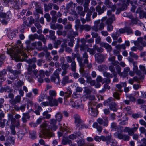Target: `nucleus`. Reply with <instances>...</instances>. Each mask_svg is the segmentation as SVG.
I'll list each match as a JSON object with an SVG mask.
<instances>
[{
  "mask_svg": "<svg viewBox=\"0 0 146 146\" xmlns=\"http://www.w3.org/2000/svg\"><path fill=\"white\" fill-rule=\"evenodd\" d=\"M57 121L54 119H50L49 122L45 121L40 126L42 134L39 135L41 138H50L54 136V134L50 131L49 129L55 131L58 128L56 125Z\"/></svg>",
  "mask_w": 146,
  "mask_h": 146,
  "instance_id": "1",
  "label": "nucleus"
},
{
  "mask_svg": "<svg viewBox=\"0 0 146 146\" xmlns=\"http://www.w3.org/2000/svg\"><path fill=\"white\" fill-rule=\"evenodd\" d=\"M30 42L31 40H27L25 42L26 45V48H23V46L21 41L19 40H18L16 44L15 48L11 50L10 51L11 56L15 60H20L23 59V53H24L26 54L24 52V50H28L33 48L30 47Z\"/></svg>",
  "mask_w": 146,
  "mask_h": 146,
  "instance_id": "2",
  "label": "nucleus"
},
{
  "mask_svg": "<svg viewBox=\"0 0 146 146\" xmlns=\"http://www.w3.org/2000/svg\"><path fill=\"white\" fill-rule=\"evenodd\" d=\"M23 59H22L21 61H25L28 63L29 65L28 66L27 68V72L26 74V77L29 78L30 77H35V76L38 78L37 76L38 70H32V68L35 69L36 67L35 63L36 62L37 60L35 58H33L28 60H27V56L24 53H23Z\"/></svg>",
  "mask_w": 146,
  "mask_h": 146,
  "instance_id": "3",
  "label": "nucleus"
},
{
  "mask_svg": "<svg viewBox=\"0 0 146 146\" xmlns=\"http://www.w3.org/2000/svg\"><path fill=\"white\" fill-rule=\"evenodd\" d=\"M133 43L135 46H138L140 44L141 45L138 47V49L140 50H142L143 47H146V42L144 41L143 37H139L137 38V40L133 41Z\"/></svg>",
  "mask_w": 146,
  "mask_h": 146,
  "instance_id": "4",
  "label": "nucleus"
},
{
  "mask_svg": "<svg viewBox=\"0 0 146 146\" xmlns=\"http://www.w3.org/2000/svg\"><path fill=\"white\" fill-rule=\"evenodd\" d=\"M10 12L9 11L6 13L3 12L0 13V18L3 19L1 20L2 23L5 24H7V19L9 17V14Z\"/></svg>",
  "mask_w": 146,
  "mask_h": 146,
  "instance_id": "5",
  "label": "nucleus"
},
{
  "mask_svg": "<svg viewBox=\"0 0 146 146\" xmlns=\"http://www.w3.org/2000/svg\"><path fill=\"white\" fill-rule=\"evenodd\" d=\"M21 97L20 95H17L15 97V99L13 98L9 100V102L10 104L13 108L15 109V106H18L16 105L17 103H19L21 100Z\"/></svg>",
  "mask_w": 146,
  "mask_h": 146,
  "instance_id": "6",
  "label": "nucleus"
},
{
  "mask_svg": "<svg viewBox=\"0 0 146 146\" xmlns=\"http://www.w3.org/2000/svg\"><path fill=\"white\" fill-rule=\"evenodd\" d=\"M115 135L116 137L120 139H123L124 141H127L129 140L130 137L126 134H123L121 133H119L116 132L114 134Z\"/></svg>",
  "mask_w": 146,
  "mask_h": 146,
  "instance_id": "7",
  "label": "nucleus"
},
{
  "mask_svg": "<svg viewBox=\"0 0 146 146\" xmlns=\"http://www.w3.org/2000/svg\"><path fill=\"white\" fill-rule=\"evenodd\" d=\"M98 123L100 125H103V126H107L108 121V117H103V118H98L97 120Z\"/></svg>",
  "mask_w": 146,
  "mask_h": 146,
  "instance_id": "8",
  "label": "nucleus"
},
{
  "mask_svg": "<svg viewBox=\"0 0 146 146\" xmlns=\"http://www.w3.org/2000/svg\"><path fill=\"white\" fill-rule=\"evenodd\" d=\"M72 106L76 109L83 108V106L81 104V102L80 100H77L75 102L72 101L70 102Z\"/></svg>",
  "mask_w": 146,
  "mask_h": 146,
  "instance_id": "9",
  "label": "nucleus"
},
{
  "mask_svg": "<svg viewBox=\"0 0 146 146\" xmlns=\"http://www.w3.org/2000/svg\"><path fill=\"white\" fill-rule=\"evenodd\" d=\"M95 58L98 63H102L104 61V58L103 55L100 54H96L95 55Z\"/></svg>",
  "mask_w": 146,
  "mask_h": 146,
  "instance_id": "10",
  "label": "nucleus"
},
{
  "mask_svg": "<svg viewBox=\"0 0 146 146\" xmlns=\"http://www.w3.org/2000/svg\"><path fill=\"white\" fill-rule=\"evenodd\" d=\"M31 45L34 48H36L38 50H40L42 48V44L40 41L35 42L31 44Z\"/></svg>",
  "mask_w": 146,
  "mask_h": 146,
  "instance_id": "11",
  "label": "nucleus"
},
{
  "mask_svg": "<svg viewBox=\"0 0 146 146\" xmlns=\"http://www.w3.org/2000/svg\"><path fill=\"white\" fill-rule=\"evenodd\" d=\"M47 100L50 102V106H58V103L57 99L55 98H49L48 99H47Z\"/></svg>",
  "mask_w": 146,
  "mask_h": 146,
  "instance_id": "12",
  "label": "nucleus"
},
{
  "mask_svg": "<svg viewBox=\"0 0 146 146\" xmlns=\"http://www.w3.org/2000/svg\"><path fill=\"white\" fill-rule=\"evenodd\" d=\"M51 80L52 82L56 84H59L60 81V80L59 76L53 74L51 76Z\"/></svg>",
  "mask_w": 146,
  "mask_h": 146,
  "instance_id": "13",
  "label": "nucleus"
},
{
  "mask_svg": "<svg viewBox=\"0 0 146 146\" xmlns=\"http://www.w3.org/2000/svg\"><path fill=\"white\" fill-rule=\"evenodd\" d=\"M100 46L105 48L108 52H110L112 50V48L111 46L107 43L102 42L100 44Z\"/></svg>",
  "mask_w": 146,
  "mask_h": 146,
  "instance_id": "14",
  "label": "nucleus"
},
{
  "mask_svg": "<svg viewBox=\"0 0 146 146\" xmlns=\"http://www.w3.org/2000/svg\"><path fill=\"white\" fill-rule=\"evenodd\" d=\"M74 117L75 119V123L76 126L83 121L81 119L80 116L78 115L75 114L74 115Z\"/></svg>",
  "mask_w": 146,
  "mask_h": 146,
  "instance_id": "15",
  "label": "nucleus"
},
{
  "mask_svg": "<svg viewBox=\"0 0 146 146\" xmlns=\"http://www.w3.org/2000/svg\"><path fill=\"white\" fill-rule=\"evenodd\" d=\"M49 96L47 97V99L54 98L57 95L56 92L54 90H51L49 91Z\"/></svg>",
  "mask_w": 146,
  "mask_h": 146,
  "instance_id": "16",
  "label": "nucleus"
},
{
  "mask_svg": "<svg viewBox=\"0 0 146 146\" xmlns=\"http://www.w3.org/2000/svg\"><path fill=\"white\" fill-rule=\"evenodd\" d=\"M89 112H91L92 113V115L94 116V115L93 114H95L96 112V110L93 108L94 106V104L92 102H90L89 104Z\"/></svg>",
  "mask_w": 146,
  "mask_h": 146,
  "instance_id": "17",
  "label": "nucleus"
},
{
  "mask_svg": "<svg viewBox=\"0 0 146 146\" xmlns=\"http://www.w3.org/2000/svg\"><path fill=\"white\" fill-rule=\"evenodd\" d=\"M36 6L35 9L36 11L39 13L43 14L42 8H41L40 4L36 2L35 3Z\"/></svg>",
  "mask_w": 146,
  "mask_h": 146,
  "instance_id": "18",
  "label": "nucleus"
},
{
  "mask_svg": "<svg viewBox=\"0 0 146 146\" xmlns=\"http://www.w3.org/2000/svg\"><path fill=\"white\" fill-rule=\"evenodd\" d=\"M83 7L82 6H78L76 8V10L77 13L82 16H84L85 15V12L83 11Z\"/></svg>",
  "mask_w": 146,
  "mask_h": 146,
  "instance_id": "19",
  "label": "nucleus"
},
{
  "mask_svg": "<svg viewBox=\"0 0 146 146\" xmlns=\"http://www.w3.org/2000/svg\"><path fill=\"white\" fill-rule=\"evenodd\" d=\"M136 13H139L140 18H146V12L141 10L140 7H139L137 9Z\"/></svg>",
  "mask_w": 146,
  "mask_h": 146,
  "instance_id": "20",
  "label": "nucleus"
},
{
  "mask_svg": "<svg viewBox=\"0 0 146 146\" xmlns=\"http://www.w3.org/2000/svg\"><path fill=\"white\" fill-rule=\"evenodd\" d=\"M109 107L111 110L116 111L117 110V106L116 103L112 102L109 104Z\"/></svg>",
  "mask_w": 146,
  "mask_h": 146,
  "instance_id": "21",
  "label": "nucleus"
},
{
  "mask_svg": "<svg viewBox=\"0 0 146 146\" xmlns=\"http://www.w3.org/2000/svg\"><path fill=\"white\" fill-rule=\"evenodd\" d=\"M127 84L126 82H121L119 84H117L116 85V87L118 89L117 91L120 92H122L123 90H121L122 87H126Z\"/></svg>",
  "mask_w": 146,
  "mask_h": 146,
  "instance_id": "22",
  "label": "nucleus"
},
{
  "mask_svg": "<svg viewBox=\"0 0 146 146\" xmlns=\"http://www.w3.org/2000/svg\"><path fill=\"white\" fill-rule=\"evenodd\" d=\"M72 93V91L70 88L68 87L66 88V91L65 92L66 96H64V99L66 100L70 97Z\"/></svg>",
  "mask_w": 146,
  "mask_h": 146,
  "instance_id": "23",
  "label": "nucleus"
},
{
  "mask_svg": "<svg viewBox=\"0 0 146 146\" xmlns=\"http://www.w3.org/2000/svg\"><path fill=\"white\" fill-rule=\"evenodd\" d=\"M75 4H73V3L72 2H70L66 5V8L67 9H71L72 10L73 13L75 12L74 8L75 7Z\"/></svg>",
  "mask_w": 146,
  "mask_h": 146,
  "instance_id": "24",
  "label": "nucleus"
},
{
  "mask_svg": "<svg viewBox=\"0 0 146 146\" xmlns=\"http://www.w3.org/2000/svg\"><path fill=\"white\" fill-rule=\"evenodd\" d=\"M11 67H9L7 68V69L8 71L10 72L11 73H12L15 77L12 78L11 79H13L14 78H15L17 77V75L20 73V72L17 71L15 70L14 71L13 70L11 69Z\"/></svg>",
  "mask_w": 146,
  "mask_h": 146,
  "instance_id": "25",
  "label": "nucleus"
},
{
  "mask_svg": "<svg viewBox=\"0 0 146 146\" xmlns=\"http://www.w3.org/2000/svg\"><path fill=\"white\" fill-rule=\"evenodd\" d=\"M92 127L94 128H96L97 129V131L99 132H101L103 129L102 127L101 126L99 125L98 123L96 122H95L93 123Z\"/></svg>",
  "mask_w": 146,
  "mask_h": 146,
  "instance_id": "26",
  "label": "nucleus"
},
{
  "mask_svg": "<svg viewBox=\"0 0 146 146\" xmlns=\"http://www.w3.org/2000/svg\"><path fill=\"white\" fill-rule=\"evenodd\" d=\"M100 21H97L95 22L96 24V25L98 28L99 30H101L104 29V24L102 23V22L101 23H100Z\"/></svg>",
  "mask_w": 146,
  "mask_h": 146,
  "instance_id": "27",
  "label": "nucleus"
},
{
  "mask_svg": "<svg viewBox=\"0 0 146 146\" xmlns=\"http://www.w3.org/2000/svg\"><path fill=\"white\" fill-rule=\"evenodd\" d=\"M16 32L14 31H10L8 33V36L10 39H12L16 36Z\"/></svg>",
  "mask_w": 146,
  "mask_h": 146,
  "instance_id": "28",
  "label": "nucleus"
},
{
  "mask_svg": "<svg viewBox=\"0 0 146 146\" xmlns=\"http://www.w3.org/2000/svg\"><path fill=\"white\" fill-rule=\"evenodd\" d=\"M26 104L22 105L19 107L18 106H15V110L17 111H19L20 110L22 112H23L26 108Z\"/></svg>",
  "mask_w": 146,
  "mask_h": 146,
  "instance_id": "29",
  "label": "nucleus"
},
{
  "mask_svg": "<svg viewBox=\"0 0 146 146\" xmlns=\"http://www.w3.org/2000/svg\"><path fill=\"white\" fill-rule=\"evenodd\" d=\"M18 139L19 140H21L25 135L24 131L22 130H19L17 133Z\"/></svg>",
  "mask_w": 146,
  "mask_h": 146,
  "instance_id": "30",
  "label": "nucleus"
},
{
  "mask_svg": "<svg viewBox=\"0 0 146 146\" xmlns=\"http://www.w3.org/2000/svg\"><path fill=\"white\" fill-rule=\"evenodd\" d=\"M55 117L56 121L60 122L61 121L63 118V116L60 112L57 113L55 115Z\"/></svg>",
  "mask_w": 146,
  "mask_h": 146,
  "instance_id": "31",
  "label": "nucleus"
},
{
  "mask_svg": "<svg viewBox=\"0 0 146 146\" xmlns=\"http://www.w3.org/2000/svg\"><path fill=\"white\" fill-rule=\"evenodd\" d=\"M108 69V67L105 65H101L98 66V70L100 72L105 71Z\"/></svg>",
  "mask_w": 146,
  "mask_h": 146,
  "instance_id": "32",
  "label": "nucleus"
},
{
  "mask_svg": "<svg viewBox=\"0 0 146 146\" xmlns=\"http://www.w3.org/2000/svg\"><path fill=\"white\" fill-rule=\"evenodd\" d=\"M22 120L23 123H26L27 121V119H29L30 117L28 113H23Z\"/></svg>",
  "mask_w": 146,
  "mask_h": 146,
  "instance_id": "33",
  "label": "nucleus"
},
{
  "mask_svg": "<svg viewBox=\"0 0 146 146\" xmlns=\"http://www.w3.org/2000/svg\"><path fill=\"white\" fill-rule=\"evenodd\" d=\"M76 126L79 128V130H80L84 128L87 129L88 128L89 126L88 125H86L83 121L78 125H76Z\"/></svg>",
  "mask_w": 146,
  "mask_h": 146,
  "instance_id": "34",
  "label": "nucleus"
},
{
  "mask_svg": "<svg viewBox=\"0 0 146 146\" xmlns=\"http://www.w3.org/2000/svg\"><path fill=\"white\" fill-rule=\"evenodd\" d=\"M73 82L72 80H69L68 77L67 76H66L63 78V80L62 81V83L64 85L66 84L69 83H72Z\"/></svg>",
  "mask_w": 146,
  "mask_h": 146,
  "instance_id": "35",
  "label": "nucleus"
},
{
  "mask_svg": "<svg viewBox=\"0 0 146 146\" xmlns=\"http://www.w3.org/2000/svg\"><path fill=\"white\" fill-rule=\"evenodd\" d=\"M115 20L114 15H112V17H110L106 21V23L107 24H111L113 21Z\"/></svg>",
  "mask_w": 146,
  "mask_h": 146,
  "instance_id": "36",
  "label": "nucleus"
},
{
  "mask_svg": "<svg viewBox=\"0 0 146 146\" xmlns=\"http://www.w3.org/2000/svg\"><path fill=\"white\" fill-rule=\"evenodd\" d=\"M120 36V34L117 31L113 33L111 35V37L114 40H117Z\"/></svg>",
  "mask_w": 146,
  "mask_h": 146,
  "instance_id": "37",
  "label": "nucleus"
},
{
  "mask_svg": "<svg viewBox=\"0 0 146 146\" xmlns=\"http://www.w3.org/2000/svg\"><path fill=\"white\" fill-rule=\"evenodd\" d=\"M110 70L112 72L114 76H117V73L115 71V69L114 67L112 65L110 66L109 67Z\"/></svg>",
  "mask_w": 146,
  "mask_h": 146,
  "instance_id": "38",
  "label": "nucleus"
},
{
  "mask_svg": "<svg viewBox=\"0 0 146 146\" xmlns=\"http://www.w3.org/2000/svg\"><path fill=\"white\" fill-rule=\"evenodd\" d=\"M62 144L64 145H66L67 144H70L72 143V141L68 139H63L62 140Z\"/></svg>",
  "mask_w": 146,
  "mask_h": 146,
  "instance_id": "39",
  "label": "nucleus"
},
{
  "mask_svg": "<svg viewBox=\"0 0 146 146\" xmlns=\"http://www.w3.org/2000/svg\"><path fill=\"white\" fill-rule=\"evenodd\" d=\"M52 3H49L48 5L46 4H44V7L45 11H48L49 10H51L52 9Z\"/></svg>",
  "mask_w": 146,
  "mask_h": 146,
  "instance_id": "40",
  "label": "nucleus"
},
{
  "mask_svg": "<svg viewBox=\"0 0 146 146\" xmlns=\"http://www.w3.org/2000/svg\"><path fill=\"white\" fill-rule=\"evenodd\" d=\"M104 4L108 8H110L113 4L110 0H105Z\"/></svg>",
  "mask_w": 146,
  "mask_h": 146,
  "instance_id": "41",
  "label": "nucleus"
},
{
  "mask_svg": "<svg viewBox=\"0 0 146 146\" xmlns=\"http://www.w3.org/2000/svg\"><path fill=\"white\" fill-rule=\"evenodd\" d=\"M71 69L73 72L76 70V64L75 61H73L71 64Z\"/></svg>",
  "mask_w": 146,
  "mask_h": 146,
  "instance_id": "42",
  "label": "nucleus"
},
{
  "mask_svg": "<svg viewBox=\"0 0 146 146\" xmlns=\"http://www.w3.org/2000/svg\"><path fill=\"white\" fill-rule=\"evenodd\" d=\"M43 115L44 117V118L49 119L51 117V115L48 113V111H46L43 113Z\"/></svg>",
  "mask_w": 146,
  "mask_h": 146,
  "instance_id": "43",
  "label": "nucleus"
},
{
  "mask_svg": "<svg viewBox=\"0 0 146 146\" xmlns=\"http://www.w3.org/2000/svg\"><path fill=\"white\" fill-rule=\"evenodd\" d=\"M7 141L10 144H13L14 143V139L13 137L9 136L7 139Z\"/></svg>",
  "mask_w": 146,
  "mask_h": 146,
  "instance_id": "44",
  "label": "nucleus"
},
{
  "mask_svg": "<svg viewBox=\"0 0 146 146\" xmlns=\"http://www.w3.org/2000/svg\"><path fill=\"white\" fill-rule=\"evenodd\" d=\"M29 137L32 139H34L36 137V133L35 131H32L29 132Z\"/></svg>",
  "mask_w": 146,
  "mask_h": 146,
  "instance_id": "45",
  "label": "nucleus"
},
{
  "mask_svg": "<svg viewBox=\"0 0 146 146\" xmlns=\"http://www.w3.org/2000/svg\"><path fill=\"white\" fill-rule=\"evenodd\" d=\"M93 48L95 49V50H96L97 52H102L103 51V49L102 48L99 47L96 45H95L93 46Z\"/></svg>",
  "mask_w": 146,
  "mask_h": 146,
  "instance_id": "46",
  "label": "nucleus"
},
{
  "mask_svg": "<svg viewBox=\"0 0 146 146\" xmlns=\"http://www.w3.org/2000/svg\"><path fill=\"white\" fill-rule=\"evenodd\" d=\"M50 35L51 36V38L53 40L55 39L56 37L54 36L55 32L54 31L50 30L49 31Z\"/></svg>",
  "mask_w": 146,
  "mask_h": 146,
  "instance_id": "47",
  "label": "nucleus"
},
{
  "mask_svg": "<svg viewBox=\"0 0 146 146\" xmlns=\"http://www.w3.org/2000/svg\"><path fill=\"white\" fill-rule=\"evenodd\" d=\"M96 11L98 12L99 14H100L103 12V10L102 9L101 7L99 6H97L96 8Z\"/></svg>",
  "mask_w": 146,
  "mask_h": 146,
  "instance_id": "48",
  "label": "nucleus"
},
{
  "mask_svg": "<svg viewBox=\"0 0 146 146\" xmlns=\"http://www.w3.org/2000/svg\"><path fill=\"white\" fill-rule=\"evenodd\" d=\"M77 144L79 146H83L85 144V141L84 139L81 138L77 141Z\"/></svg>",
  "mask_w": 146,
  "mask_h": 146,
  "instance_id": "49",
  "label": "nucleus"
},
{
  "mask_svg": "<svg viewBox=\"0 0 146 146\" xmlns=\"http://www.w3.org/2000/svg\"><path fill=\"white\" fill-rule=\"evenodd\" d=\"M24 84V82L23 81L19 80L17 82L16 86L17 88L21 87Z\"/></svg>",
  "mask_w": 146,
  "mask_h": 146,
  "instance_id": "50",
  "label": "nucleus"
},
{
  "mask_svg": "<svg viewBox=\"0 0 146 146\" xmlns=\"http://www.w3.org/2000/svg\"><path fill=\"white\" fill-rule=\"evenodd\" d=\"M116 68L118 74L120 76H123V73L121 72V68L119 66H117Z\"/></svg>",
  "mask_w": 146,
  "mask_h": 146,
  "instance_id": "51",
  "label": "nucleus"
},
{
  "mask_svg": "<svg viewBox=\"0 0 146 146\" xmlns=\"http://www.w3.org/2000/svg\"><path fill=\"white\" fill-rule=\"evenodd\" d=\"M15 127L14 126L11 125L10 126V129L11 130V133L13 135H15L16 133V132L15 130Z\"/></svg>",
  "mask_w": 146,
  "mask_h": 146,
  "instance_id": "52",
  "label": "nucleus"
},
{
  "mask_svg": "<svg viewBox=\"0 0 146 146\" xmlns=\"http://www.w3.org/2000/svg\"><path fill=\"white\" fill-rule=\"evenodd\" d=\"M103 75L105 76L108 78H113V76L111 74L107 72H104L103 73Z\"/></svg>",
  "mask_w": 146,
  "mask_h": 146,
  "instance_id": "53",
  "label": "nucleus"
},
{
  "mask_svg": "<svg viewBox=\"0 0 146 146\" xmlns=\"http://www.w3.org/2000/svg\"><path fill=\"white\" fill-rule=\"evenodd\" d=\"M126 32L127 34H130L133 33V31L129 27H125Z\"/></svg>",
  "mask_w": 146,
  "mask_h": 146,
  "instance_id": "54",
  "label": "nucleus"
},
{
  "mask_svg": "<svg viewBox=\"0 0 146 146\" xmlns=\"http://www.w3.org/2000/svg\"><path fill=\"white\" fill-rule=\"evenodd\" d=\"M77 60L79 63V64L80 66H84V65L82 64V58L80 57V56L77 58Z\"/></svg>",
  "mask_w": 146,
  "mask_h": 146,
  "instance_id": "55",
  "label": "nucleus"
},
{
  "mask_svg": "<svg viewBox=\"0 0 146 146\" xmlns=\"http://www.w3.org/2000/svg\"><path fill=\"white\" fill-rule=\"evenodd\" d=\"M74 133L77 138L79 139V137L82 138L84 137L83 135L80 131L76 132H75Z\"/></svg>",
  "mask_w": 146,
  "mask_h": 146,
  "instance_id": "56",
  "label": "nucleus"
},
{
  "mask_svg": "<svg viewBox=\"0 0 146 146\" xmlns=\"http://www.w3.org/2000/svg\"><path fill=\"white\" fill-rule=\"evenodd\" d=\"M87 51L89 52L92 55H93L95 53V50L94 48L92 49L88 48L87 49Z\"/></svg>",
  "mask_w": 146,
  "mask_h": 146,
  "instance_id": "57",
  "label": "nucleus"
},
{
  "mask_svg": "<svg viewBox=\"0 0 146 146\" xmlns=\"http://www.w3.org/2000/svg\"><path fill=\"white\" fill-rule=\"evenodd\" d=\"M28 19L29 21V24H30V26L33 23H34L35 20L31 16H30L28 18Z\"/></svg>",
  "mask_w": 146,
  "mask_h": 146,
  "instance_id": "58",
  "label": "nucleus"
},
{
  "mask_svg": "<svg viewBox=\"0 0 146 146\" xmlns=\"http://www.w3.org/2000/svg\"><path fill=\"white\" fill-rule=\"evenodd\" d=\"M129 54L131 56L134 58L135 60H137L138 58V56L132 52H130Z\"/></svg>",
  "mask_w": 146,
  "mask_h": 146,
  "instance_id": "59",
  "label": "nucleus"
},
{
  "mask_svg": "<svg viewBox=\"0 0 146 146\" xmlns=\"http://www.w3.org/2000/svg\"><path fill=\"white\" fill-rule=\"evenodd\" d=\"M139 67L141 70L143 72V73L146 75V70L145 67L142 65H140Z\"/></svg>",
  "mask_w": 146,
  "mask_h": 146,
  "instance_id": "60",
  "label": "nucleus"
},
{
  "mask_svg": "<svg viewBox=\"0 0 146 146\" xmlns=\"http://www.w3.org/2000/svg\"><path fill=\"white\" fill-rule=\"evenodd\" d=\"M83 27L84 30L86 31H89L91 29V26L88 25H83Z\"/></svg>",
  "mask_w": 146,
  "mask_h": 146,
  "instance_id": "61",
  "label": "nucleus"
},
{
  "mask_svg": "<svg viewBox=\"0 0 146 146\" xmlns=\"http://www.w3.org/2000/svg\"><path fill=\"white\" fill-rule=\"evenodd\" d=\"M69 67V65L68 63L62 64V68L63 70H66Z\"/></svg>",
  "mask_w": 146,
  "mask_h": 146,
  "instance_id": "62",
  "label": "nucleus"
},
{
  "mask_svg": "<svg viewBox=\"0 0 146 146\" xmlns=\"http://www.w3.org/2000/svg\"><path fill=\"white\" fill-rule=\"evenodd\" d=\"M112 137L111 135H108L106 137V141L107 144L110 143V141Z\"/></svg>",
  "mask_w": 146,
  "mask_h": 146,
  "instance_id": "63",
  "label": "nucleus"
},
{
  "mask_svg": "<svg viewBox=\"0 0 146 146\" xmlns=\"http://www.w3.org/2000/svg\"><path fill=\"white\" fill-rule=\"evenodd\" d=\"M39 76L41 78H43L45 76V72L43 70H40L39 71Z\"/></svg>",
  "mask_w": 146,
  "mask_h": 146,
  "instance_id": "64",
  "label": "nucleus"
}]
</instances>
